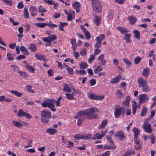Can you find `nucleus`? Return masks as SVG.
Returning a JSON list of instances; mask_svg holds the SVG:
<instances>
[{"label": "nucleus", "mask_w": 156, "mask_h": 156, "mask_svg": "<svg viewBox=\"0 0 156 156\" xmlns=\"http://www.w3.org/2000/svg\"><path fill=\"white\" fill-rule=\"evenodd\" d=\"M85 116L88 119H95L99 117L98 113L100 112V110L97 108L91 107L89 109L85 110Z\"/></svg>", "instance_id": "f257e3e1"}, {"label": "nucleus", "mask_w": 156, "mask_h": 156, "mask_svg": "<svg viewBox=\"0 0 156 156\" xmlns=\"http://www.w3.org/2000/svg\"><path fill=\"white\" fill-rule=\"evenodd\" d=\"M137 82L139 87L141 88L144 92H147L150 91V88L146 80L140 77L137 79Z\"/></svg>", "instance_id": "f03ea898"}, {"label": "nucleus", "mask_w": 156, "mask_h": 156, "mask_svg": "<svg viewBox=\"0 0 156 156\" xmlns=\"http://www.w3.org/2000/svg\"><path fill=\"white\" fill-rule=\"evenodd\" d=\"M41 120L42 122L47 123L51 117V112L49 110H42L40 112Z\"/></svg>", "instance_id": "7ed1b4c3"}, {"label": "nucleus", "mask_w": 156, "mask_h": 156, "mask_svg": "<svg viewBox=\"0 0 156 156\" xmlns=\"http://www.w3.org/2000/svg\"><path fill=\"white\" fill-rule=\"evenodd\" d=\"M92 6L93 10L98 13L101 12L102 10V5L99 0H92Z\"/></svg>", "instance_id": "20e7f679"}, {"label": "nucleus", "mask_w": 156, "mask_h": 156, "mask_svg": "<svg viewBox=\"0 0 156 156\" xmlns=\"http://www.w3.org/2000/svg\"><path fill=\"white\" fill-rule=\"evenodd\" d=\"M114 112L115 117L118 118L121 115L122 116H124L125 113V109L119 106H116Z\"/></svg>", "instance_id": "39448f33"}, {"label": "nucleus", "mask_w": 156, "mask_h": 156, "mask_svg": "<svg viewBox=\"0 0 156 156\" xmlns=\"http://www.w3.org/2000/svg\"><path fill=\"white\" fill-rule=\"evenodd\" d=\"M149 119V118L146 119V120L144 122L142 127L145 132L148 133H151L152 131V129L151 125L148 122Z\"/></svg>", "instance_id": "423d86ee"}, {"label": "nucleus", "mask_w": 156, "mask_h": 156, "mask_svg": "<svg viewBox=\"0 0 156 156\" xmlns=\"http://www.w3.org/2000/svg\"><path fill=\"white\" fill-rule=\"evenodd\" d=\"M88 96L90 99L92 100H101L104 98V96L103 95H97L95 93H88Z\"/></svg>", "instance_id": "0eeeda50"}, {"label": "nucleus", "mask_w": 156, "mask_h": 156, "mask_svg": "<svg viewBox=\"0 0 156 156\" xmlns=\"http://www.w3.org/2000/svg\"><path fill=\"white\" fill-rule=\"evenodd\" d=\"M91 137V135L90 134H88L85 135H83L80 134H78L75 135L74 138L77 140H79L80 139L84 140H87Z\"/></svg>", "instance_id": "6e6552de"}, {"label": "nucleus", "mask_w": 156, "mask_h": 156, "mask_svg": "<svg viewBox=\"0 0 156 156\" xmlns=\"http://www.w3.org/2000/svg\"><path fill=\"white\" fill-rule=\"evenodd\" d=\"M115 136L119 139L121 141L123 140L125 138L124 133L122 131L119 130L115 134Z\"/></svg>", "instance_id": "1a4fd4ad"}, {"label": "nucleus", "mask_w": 156, "mask_h": 156, "mask_svg": "<svg viewBox=\"0 0 156 156\" xmlns=\"http://www.w3.org/2000/svg\"><path fill=\"white\" fill-rule=\"evenodd\" d=\"M48 107L51 111L53 112H55L56 109L54 108L55 105L54 103V99H48Z\"/></svg>", "instance_id": "9d476101"}, {"label": "nucleus", "mask_w": 156, "mask_h": 156, "mask_svg": "<svg viewBox=\"0 0 156 156\" xmlns=\"http://www.w3.org/2000/svg\"><path fill=\"white\" fill-rule=\"evenodd\" d=\"M35 57L37 59L40 61H43L44 62L48 61V59L46 58L45 55H43L40 54L36 53L35 54Z\"/></svg>", "instance_id": "9b49d317"}, {"label": "nucleus", "mask_w": 156, "mask_h": 156, "mask_svg": "<svg viewBox=\"0 0 156 156\" xmlns=\"http://www.w3.org/2000/svg\"><path fill=\"white\" fill-rule=\"evenodd\" d=\"M139 101L141 102H144L146 100L149 99V98L148 97L147 94H142L140 95L139 96Z\"/></svg>", "instance_id": "f8f14e48"}, {"label": "nucleus", "mask_w": 156, "mask_h": 156, "mask_svg": "<svg viewBox=\"0 0 156 156\" xmlns=\"http://www.w3.org/2000/svg\"><path fill=\"white\" fill-rule=\"evenodd\" d=\"M121 76L119 74L111 80L110 83L112 84H115L119 82L121 80Z\"/></svg>", "instance_id": "ddd939ff"}, {"label": "nucleus", "mask_w": 156, "mask_h": 156, "mask_svg": "<svg viewBox=\"0 0 156 156\" xmlns=\"http://www.w3.org/2000/svg\"><path fill=\"white\" fill-rule=\"evenodd\" d=\"M29 10L31 15L35 16L37 14V8L36 6H31L29 8Z\"/></svg>", "instance_id": "4468645a"}, {"label": "nucleus", "mask_w": 156, "mask_h": 156, "mask_svg": "<svg viewBox=\"0 0 156 156\" xmlns=\"http://www.w3.org/2000/svg\"><path fill=\"white\" fill-rule=\"evenodd\" d=\"M117 29L122 34H126L129 32L128 29L122 26H118L117 27Z\"/></svg>", "instance_id": "2eb2a0df"}, {"label": "nucleus", "mask_w": 156, "mask_h": 156, "mask_svg": "<svg viewBox=\"0 0 156 156\" xmlns=\"http://www.w3.org/2000/svg\"><path fill=\"white\" fill-rule=\"evenodd\" d=\"M132 131L134 133V136L136 139L140 134V130L138 128L134 127L132 129Z\"/></svg>", "instance_id": "dca6fc26"}, {"label": "nucleus", "mask_w": 156, "mask_h": 156, "mask_svg": "<svg viewBox=\"0 0 156 156\" xmlns=\"http://www.w3.org/2000/svg\"><path fill=\"white\" fill-rule=\"evenodd\" d=\"M130 97L129 95H127L126 98L125 100L123 101L122 104L125 106H128L130 104Z\"/></svg>", "instance_id": "f3484780"}, {"label": "nucleus", "mask_w": 156, "mask_h": 156, "mask_svg": "<svg viewBox=\"0 0 156 156\" xmlns=\"http://www.w3.org/2000/svg\"><path fill=\"white\" fill-rule=\"evenodd\" d=\"M72 6L77 11V12H78V10H79L81 7L80 3L78 2H75L73 4Z\"/></svg>", "instance_id": "a211bd4d"}, {"label": "nucleus", "mask_w": 156, "mask_h": 156, "mask_svg": "<svg viewBox=\"0 0 156 156\" xmlns=\"http://www.w3.org/2000/svg\"><path fill=\"white\" fill-rule=\"evenodd\" d=\"M105 36L103 34H100L99 36H98L96 38L95 41H97L101 43L102 41L105 39Z\"/></svg>", "instance_id": "6ab92c4d"}, {"label": "nucleus", "mask_w": 156, "mask_h": 156, "mask_svg": "<svg viewBox=\"0 0 156 156\" xmlns=\"http://www.w3.org/2000/svg\"><path fill=\"white\" fill-rule=\"evenodd\" d=\"M85 115V110H83L82 111H80L78 112L77 115L75 116V118L78 119L79 118H81L83 117H84Z\"/></svg>", "instance_id": "aec40b11"}, {"label": "nucleus", "mask_w": 156, "mask_h": 156, "mask_svg": "<svg viewBox=\"0 0 156 156\" xmlns=\"http://www.w3.org/2000/svg\"><path fill=\"white\" fill-rule=\"evenodd\" d=\"M46 132L51 135H54L57 133V129L50 128L47 130Z\"/></svg>", "instance_id": "412c9836"}, {"label": "nucleus", "mask_w": 156, "mask_h": 156, "mask_svg": "<svg viewBox=\"0 0 156 156\" xmlns=\"http://www.w3.org/2000/svg\"><path fill=\"white\" fill-rule=\"evenodd\" d=\"M149 73L150 69L149 68H147L144 69L143 72V75L145 77H147L149 76Z\"/></svg>", "instance_id": "4be33fe9"}, {"label": "nucleus", "mask_w": 156, "mask_h": 156, "mask_svg": "<svg viewBox=\"0 0 156 156\" xmlns=\"http://www.w3.org/2000/svg\"><path fill=\"white\" fill-rule=\"evenodd\" d=\"M29 49L32 52H35L37 50L36 47L34 44H30L29 46Z\"/></svg>", "instance_id": "5701e85b"}, {"label": "nucleus", "mask_w": 156, "mask_h": 156, "mask_svg": "<svg viewBox=\"0 0 156 156\" xmlns=\"http://www.w3.org/2000/svg\"><path fill=\"white\" fill-rule=\"evenodd\" d=\"M20 50L21 51L24 53L25 54L28 55L29 54V51L24 46H22L20 48Z\"/></svg>", "instance_id": "b1692460"}, {"label": "nucleus", "mask_w": 156, "mask_h": 156, "mask_svg": "<svg viewBox=\"0 0 156 156\" xmlns=\"http://www.w3.org/2000/svg\"><path fill=\"white\" fill-rule=\"evenodd\" d=\"M25 67L28 69L29 72L32 73H34L35 70V69L33 67L30 66L28 64H26L25 66Z\"/></svg>", "instance_id": "393cba45"}, {"label": "nucleus", "mask_w": 156, "mask_h": 156, "mask_svg": "<svg viewBox=\"0 0 156 156\" xmlns=\"http://www.w3.org/2000/svg\"><path fill=\"white\" fill-rule=\"evenodd\" d=\"M59 23L61 24L59 26V30L62 31H64L63 27L64 26L68 25V23L67 22H59Z\"/></svg>", "instance_id": "a878e982"}, {"label": "nucleus", "mask_w": 156, "mask_h": 156, "mask_svg": "<svg viewBox=\"0 0 156 156\" xmlns=\"http://www.w3.org/2000/svg\"><path fill=\"white\" fill-rule=\"evenodd\" d=\"M101 17L100 16H95L94 22L97 26H98L101 23Z\"/></svg>", "instance_id": "bb28decb"}, {"label": "nucleus", "mask_w": 156, "mask_h": 156, "mask_svg": "<svg viewBox=\"0 0 156 156\" xmlns=\"http://www.w3.org/2000/svg\"><path fill=\"white\" fill-rule=\"evenodd\" d=\"M63 86V90L64 91L67 93H69L71 91V88H69L68 85L65 84H64Z\"/></svg>", "instance_id": "cd10ccee"}, {"label": "nucleus", "mask_w": 156, "mask_h": 156, "mask_svg": "<svg viewBox=\"0 0 156 156\" xmlns=\"http://www.w3.org/2000/svg\"><path fill=\"white\" fill-rule=\"evenodd\" d=\"M108 121L107 119L103 120L99 128L100 129H102L104 128L107 124Z\"/></svg>", "instance_id": "c85d7f7f"}, {"label": "nucleus", "mask_w": 156, "mask_h": 156, "mask_svg": "<svg viewBox=\"0 0 156 156\" xmlns=\"http://www.w3.org/2000/svg\"><path fill=\"white\" fill-rule=\"evenodd\" d=\"M131 37V34H125L124 36V39L126 41L127 43H130L131 41L130 40V37Z\"/></svg>", "instance_id": "c756f323"}, {"label": "nucleus", "mask_w": 156, "mask_h": 156, "mask_svg": "<svg viewBox=\"0 0 156 156\" xmlns=\"http://www.w3.org/2000/svg\"><path fill=\"white\" fill-rule=\"evenodd\" d=\"M137 103L135 101L132 104V113L133 115H135L137 108Z\"/></svg>", "instance_id": "7c9ffc66"}, {"label": "nucleus", "mask_w": 156, "mask_h": 156, "mask_svg": "<svg viewBox=\"0 0 156 156\" xmlns=\"http://www.w3.org/2000/svg\"><path fill=\"white\" fill-rule=\"evenodd\" d=\"M76 41L75 38L72 39L71 40V43L72 44V48L73 51L76 50L75 47L77 46V44H76Z\"/></svg>", "instance_id": "2f4dec72"}, {"label": "nucleus", "mask_w": 156, "mask_h": 156, "mask_svg": "<svg viewBox=\"0 0 156 156\" xmlns=\"http://www.w3.org/2000/svg\"><path fill=\"white\" fill-rule=\"evenodd\" d=\"M116 148V146L115 145H113L112 146L109 145H105L104 147L103 148L105 149H114Z\"/></svg>", "instance_id": "473e14b6"}, {"label": "nucleus", "mask_w": 156, "mask_h": 156, "mask_svg": "<svg viewBox=\"0 0 156 156\" xmlns=\"http://www.w3.org/2000/svg\"><path fill=\"white\" fill-rule=\"evenodd\" d=\"M128 19L130 21V23L132 24H134L135 22L137 20V19L134 18L133 16L129 17Z\"/></svg>", "instance_id": "72a5a7b5"}, {"label": "nucleus", "mask_w": 156, "mask_h": 156, "mask_svg": "<svg viewBox=\"0 0 156 156\" xmlns=\"http://www.w3.org/2000/svg\"><path fill=\"white\" fill-rule=\"evenodd\" d=\"M135 37L137 39L139 40L140 39V34L139 32L137 30H135L133 31Z\"/></svg>", "instance_id": "f704fd0d"}, {"label": "nucleus", "mask_w": 156, "mask_h": 156, "mask_svg": "<svg viewBox=\"0 0 156 156\" xmlns=\"http://www.w3.org/2000/svg\"><path fill=\"white\" fill-rule=\"evenodd\" d=\"M12 122L14 126L16 127H20L23 126L22 124L16 121L13 120L12 121Z\"/></svg>", "instance_id": "c9c22d12"}, {"label": "nucleus", "mask_w": 156, "mask_h": 156, "mask_svg": "<svg viewBox=\"0 0 156 156\" xmlns=\"http://www.w3.org/2000/svg\"><path fill=\"white\" fill-rule=\"evenodd\" d=\"M10 92L12 94L15 95L16 96L18 97H20L21 95H23L22 93L18 92L16 90H12Z\"/></svg>", "instance_id": "e433bc0d"}, {"label": "nucleus", "mask_w": 156, "mask_h": 156, "mask_svg": "<svg viewBox=\"0 0 156 156\" xmlns=\"http://www.w3.org/2000/svg\"><path fill=\"white\" fill-rule=\"evenodd\" d=\"M36 26L39 28H44L46 26H47V23H36L34 24Z\"/></svg>", "instance_id": "4c0bfd02"}, {"label": "nucleus", "mask_w": 156, "mask_h": 156, "mask_svg": "<svg viewBox=\"0 0 156 156\" xmlns=\"http://www.w3.org/2000/svg\"><path fill=\"white\" fill-rule=\"evenodd\" d=\"M80 52L81 55L82 56H84L87 54V50L85 48H81Z\"/></svg>", "instance_id": "58836bf2"}, {"label": "nucleus", "mask_w": 156, "mask_h": 156, "mask_svg": "<svg viewBox=\"0 0 156 156\" xmlns=\"http://www.w3.org/2000/svg\"><path fill=\"white\" fill-rule=\"evenodd\" d=\"M94 72L95 73H98L99 72L102 70V67L101 66H98L96 68H94Z\"/></svg>", "instance_id": "ea45409f"}, {"label": "nucleus", "mask_w": 156, "mask_h": 156, "mask_svg": "<svg viewBox=\"0 0 156 156\" xmlns=\"http://www.w3.org/2000/svg\"><path fill=\"white\" fill-rule=\"evenodd\" d=\"M74 94V93L72 94L66 93L65 94L66 95V97H67L68 99L72 100L74 99V98L73 96Z\"/></svg>", "instance_id": "a19ab883"}, {"label": "nucleus", "mask_w": 156, "mask_h": 156, "mask_svg": "<svg viewBox=\"0 0 156 156\" xmlns=\"http://www.w3.org/2000/svg\"><path fill=\"white\" fill-rule=\"evenodd\" d=\"M25 115V112L23 110L20 109L19 110L17 115L18 117L24 116Z\"/></svg>", "instance_id": "79ce46f5"}, {"label": "nucleus", "mask_w": 156, "mask_h": 156, "mask_svg": "<svg viewBox=\"0 0 156 156\" xmlns=\"http://www.w3.org/2000/svg\"><path fill=\"white\" fill-rule=\"evenodd\" d=\"M47 10L42 6H40L38 8V11L40 13H44L46 12Z\"/></svg>", "instance_id": "37998d69"}, {"label": "nucleus", "mask_w": 156, "mask_h": 156, "mask_svg": "<svg viewBox=\"0 0 156 156\" xmlns=\"http://www.w3.org/2000/svg\"><path fill=\"white\" fill-rule=\"evenodd\" d=\"M87 66V64L85 62H82L80 64V67L81 69H85L86 68Z\"/></svg>", "instance_id": "c03bdc74"}, {"label": "nucleus", "mask_w": 156, "mask_h": 156, "mask_svg": "<svg viewBox=\"0 0 156 156\" xmlns=\"http://www.w3.org/2000/svg\"><path fill=\"white\" fill-rule=\"evenodd\" d=\"M24 11L23 13L24 17L25 18H29V15L28 12V9L25 7L24 9Z\"/></svg>", "instance_id": "a18cd8bd"}, {"label": "nucleus", "mask_w": 156, "mask_h": 156, "mask_svg": "<svg viewBox=\"0 0 156 156\" xmlns=\"http://www.w3.org/2000/svg\"><path fill=\"white\" fill-rule=\"evenodd\" d=\"M50 41L51 42L57 39V37L54 34L50 35L48 37Z\"/></svg>", "instance_id": "49530a36"}, {"label": "nucleus", "mask_w": 156, "mask_h": 156, "mask_svg": "<svg viewBox=\"0 0 156 156\" xmlns=\"http://www.w3.org/2000/svg\"><path fill=\"white\" fill-rule=\"evenodd\" d=\"M102 137L103 136L100 133H97L95 134L94 137L92 138V139L93 140L99 139H101Z\"/></svg>", "instance_id": "de8ad7c7"}, {"label": "nucleus", "mask_w": 156, "mask_h": 156, "mask_svg": "<svg viewBox=\"0 0 156 156\" xmlns=\"http://www.w3.org/2000/svg\"><path fill=\"white\" fill-rule=\"evenodd\" d=\"M141 59L139 56L136 57L134 60V62L135 64H138L141 61Z\"/></svg>", "instance_id": "09e8293b"}, {"label": "nucleus", "mask_w": 156, "mask_h": 156, "mask_svg": "<svg viewBox=\"0 0 156 156\" xmlns=\"http://www.w3.org/2000/svg\"><path fill=\"white\" fill-rule=\"evenodd\" d=\"M116 95L118 97L121 98L123 95L122 92L120 90H117L116 91Z\"/></svg>", "instance_id": "8fccbe9b"}, {"label": "nucleus", "mask_w": 156, "mask_h": 156, "mask_svg": "<svg viewBox=\"0 0 156 156\" xmlns=\"http://www.w3.org/2000/svg\"><path fill=\"white\" fill-rule=\"evenodd\" d=\"M7 59L8 60L12 61L14 59V57L10 52H9L7 53Z\"/></svg>", "instance_id": "3c124183"}, {"label": "nucleus", "mask_w": 156, "mask_h": 156, "mask_svg": "<svg viewBox=\"0 0 156 156\" xmlns=\"http://www.w3.org/2000/svg\"><path fill=\"white\" fill-rule=\"evenodd\" d=\"M123 60L124 63L127 65H128L129 66H131V62L127 58H124Z\"/></svg>", "instance_id": "603ef678"}, {"label": "nucleus", "mask_w": 156, "mask_h": 156, "mask_svg": "<svg viewBox=\"0 0 156 156\" xmlns=\"http://www.w3.org/2000/svg\"><path fill=\"white\" fill-rule=\"evenodd\" d=\"M150 139H151V142L152 144H154L156 142L155 136L153 134L151 135Z\"/></svg>", "instance_id": "864d4df0"}, {"label": "nucleus", "mask_w": 156, "mask_h": 156, "mask_svg": "<svg viewBox=\"0 0 156 156\" xmlns=\"http://www.w3.org/2000/svg\"><path fill=\"white\" fill-rule=\"evenodd\" d=\"M147 111V109L146 108H144L141 112V116H144L145 115Z\"/></svg>", "instance_id": "5fc2aeb1"}, {"label": "nucleus", "mask_w": 156, "mask_h": 156, "mask_svg": "<svg viewBox=\"0 0 156 156\" xmlns=\"http://www.w3.org/2000/svg\"><path fill=\"white\" fill-rule=\"evenodd\" d=\"M50 23H52V22H50L49 23H47V26H48L50 28H54L55 27H58V25L55 24H51Z\"/></svg>", "instance_id": "6e6d98bb"}, {"label": "nucleus", "mask_w": 156, "mask_h": 156, "mask_svg": "<svg viewBox=\"0 0 156 156\" xmlns=\"http://www.w3.org/2000/svg\"><path fill=\"white\" fill-rule=\"evenodd\" d=\"M44 3L50 5L54 4V1L52 0H44Z\"/></svg>", "instance_id": "4d7b16f0"}, {"label": "nucleus", "mask_w": 156, "mask_h": 156, "mask_svg": "<svg viewBox=\"0 0 156 156\" xmlns=\"http://www.w3.org/2000/svg\"><path fill=\"white\" fill-rule=\"evenodd\" d=\"M105 137L106 138L107 140L109 142L110 144H114V142L112 139L109 136L106 135L105 136Z\"/></svg>", "instance_id": "13d9d810"}, {"label": "nucleus", "mask_w": 156, "mask_h": 156, "mask_svg": "<svg viewBox=\"0 0 156 156\" xmlns=\"http://www.w3.org/2000/svg\"><path fill=\"white\" fill-rule=\"evenodd\" d=\"M95 41L96 43L94 44V47L97 48H100L101 46V43L97 41Z\"/></svg>", "instance_id": "bf43d9fd"}, {"label": "nucleus", "mask_w": 156, "mask_h": 156, "mask_svg": "<svg viewBox=\"0 0 156 156\" xmlns=\"http://www.w3.org/2000/svg\"><path fill=\"white\" fill-rule=\"evenodd\" d=\"M75 71L76 73L82 75H85L86 73V71L85 70H76Z\"/></svg>", "instance_id": "052dcab7"}, {"label": "nucleus", "mask_w": 156, "mask_h": 156, "mask_svg": "<svg viewBox=\"0 0 156 156\" xmlns=\"http://www.w3.org/2000/svg\"><path fill=\"white\" fill-rule=\"evenodd\" d=\"M67 70L68 74L70 75H73L74 73V71L73 69L70 67H69V68H68Z\"/></svg>", "instance_id": "680f3d73"}, {"label": "nucleus", "mask_w": 156, "mask_h": 156, "mask_svg": "<svg viewBox=\"0 0 156 156\" xmlns=\"http://www.w3.org/2000/svg\"><path fill=\"white\" fill-rule=\"evenodd\" d=\"M23 2H21L18 3L17 7L18 9H21L24 7V5L23 4Z\"/></svg>", "instance_id": "e2e57ef3"}, {"label": "nucleus", "mask_w": 156, "mask_h": 156, "mask_svg": "<svg viewBox=\"0 0 156 156\" xmlns=\"http://www.w3.org/2000/svg\"><path fill=\"white\" fill-rule=\"evenodd\" d=\"M27 90L29 92H31L33 93H34V91L32 90V87L30 85H27L26 87Z\"/></svg>", "instance_id": "0e129e2a"}, {"label": "nucleus", "mask_w": 156, "mask_h": 156, "mask_svg": "<svg viewBox=\"0 0 156 156\" xmlns=\"http://www.w3.org/2000/svg\"><path fill=\"white\" fill-rule=\"evenodd\" d=\"M84 33L87 39H90V35L89 32L88 31H85V32H84Z\"/></svg>", "instance_id": "69168bd1"}, {"label": "nucleus", "mask_w": 156, "mask_h": 156, "mask_svg": "<svg viewBox=\"0 0 156 156\" xmlns=\"http://www.w3.org/2000/svg\"><path fill=\"white\" fill-rule=\"evenodd\" d=\"M18 73L21 76H23L24 77H26L27 76V73L25 72L19 71Z\"/></svg>", "instance_id": "338daca9"}, {"label": "nucleus", "mask_w": 156, "mask_h": 156, "mask_svg": "<svg viewBox=\"0 0 156 156\" xmlns=\"http://www.w3.org/2000/svg\"><path fill=\"white\" fill-rule=\"evenodd\" d=\"M42 39L43 41L45 43H50L51 42L50 41L48 37H44Z\"/></svg>", "instance_id": "774afa93"}]
</instances>
